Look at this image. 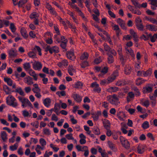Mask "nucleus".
Here are the masks:
<instances>
[{
  "label": "nucleus",
  "mask_w": 157,
  "mask_h": 157,
  "mask_svg": "<svg viewBox=\"0 0 157 157\" xmlns=\"http://www.w3.org/2000/svg\"><path fill=\"white\" fill-rule=\"evenodd\" d=\"M19 100L21 103V106L23 108L29 107L33 108V105L28 99L24 97L19 96L18 97Z\"/></svg>",
  "instance_id": "obj_1"
},
{
  "label": "nucleus",
  "mask_w": 157,
  "mask_h": 157,
  "mask_svg": "<svg viewBox=\"0 0 157 157\" xmlns=\"http://www.w3.org/2000/svg\"><path fill=\"white\" fill-rule=\"evenodd\" d=\"M6 103L8 105L13 107H16L18 105L17 102L16 101V99L11 95H9L7 97Z\"/></svg>",
  "instance_id": "obj_2"
},
{
  "label": "nucleus",
  "mask_w": 157,
  "mask_h": 157,
  "mask_svg": "<svg viewBox=\"0 0 157 157\" xmlns=\"http://www.w3.org/2000/svg\"><path fill=\"white\" fill-rule=\"evenodd\" d=\"M120 141L122 145L126 148H128L130 147V144L128 140L122 136L120 137Z\"/></svg>",
  "instance_id": "obj_3"
},
{
  "label": "nucleus",
  "mask_w": 157,
  "mask_h": 157,
  "mask_svg": "<svg viewBox=\"0 0 157 157\" xmlns=\"http://www.w3.org/2000/svg\"><path fill=\"white\" fill-rule=\"evenodd\" d=\"M108 100L112 104L117 105L119 102L118 101V98L116 95H113L109 98H108Z\"/></svg>",
  "instance_id": "obj_4"
},
{
  "label": "nucleus",
  "mask_w": 157,
  "mask_h": 157,
  "mask_svg": "<svg viewBox=\"0 0 157 157\" xmlns=\"http://www.w3.org/2000/svg\"><path fill=\"white\" fill-rule=\"evenodd\" d=\"M91 87L93 88V91L97 93H99L101 91V88L99 86V84L96 82L92 83L91 85Z\"/></svg>",
  "instance_id": "obj_5"
},
{
  "label": "nucleus",
  "mask_w": 157,
  "mask_h": 157,
  "mask_svg": "<svg viewBox=\"0 0 157 157\" xmlns=\"http://www.w3.org/2000/svg\"><path fill=\"white\" fill-rule=\"evenodd\" d=\"M42 67L41 63L38 61H35L33 63V67L36 70H40Z\"/></svg>",
  "instance_id": "obj_6"
},
{
  "label": "nucleus",
  "mask_w": 157,
  "mask_h": 157,
  "mask_svg": "<svg viewBox=\"0 0 157 157\" xmlns=\"http://www.w3.org/2000/svg\"><path fill=\"white\" fill-rule=\"evenodd\" d=\"M118 75V72L117 71H116L113 72L111 76L108 78V83H110L113 82Z\"/></svg>",
  "instance_id": "obj_7"
},
{
  "label": "nucleus",
  "mask_w": 157,
  "mask_h": 157,
  "mask_svg": "<svg viewBox=\"0 0 157 157\" xmlns=\"http://www.w3.org/2000/svg\"><path fill=\"white\" fill-rule=\"evenodd\" d=\"M47 50L51 54L53 53H57L59 51V47L56 46H54L52 47H48Z\"/></svg>",
  "instance_id": "obj_8"
},
{
  "label": "nucleus",
  "mask_w": 157,
  "mask_h": 157,
  "mask_svg": "<svg viewBox=\"0 0 157 157\" xmlns=\"http://www.w3.org/2000/svg\"><path fill=\"white\" fill-rule=\"evenodd\" d=\"M24 82L29 85L33 84V82L32 78L29 76H28L24 78Z\"/></svg>",
  "instance_id": "obj_9"
},
{
  "label": "nucleus",
  "mask_w": 157,
  "mask_h": 157,
  "mask_svg": "<svg viewBox=\"0 0 157 157\" xmlns=\"http://www.w3.org/2000/svg\"><path fill=\"white\" fill-rule=\"evenodd\" d=\"M101 113L100 111H98L97 113H91L92 117L93 120L96 121H98L99 118V117L101 115Z\"/></svg>",
  "instance_id": "obj_10"
},
{
  "label": "nucleus",
  "mask_w": 157,
  "mask_h": 157,
  "mask_svg": "<svg viewBox=\"0 0 157 157\" xmlns=\"http://www.w3.org/2000/svg\"><path fill=\"white\" fill-rule=\"evenodd\" d=\"M8 52L10 58H14L17 55V51L13 49H11L8 51Z\"/></svg>",
  "instance_id": "obj_11"
},
{
  "label": "nucleus",
  "mask_w": 157,
  "mask_h": 157,
  "mask_svg": "<svg viewBox=\"0 0 157 157\" xmlns=\"http://www.w3.org/2000/svg\"><path fill=\"white\" fill-rule=\"evenodd\" d=\"M146 149L145 146L142 144H139L137 147V151L139 154H142Z\"/></svg>",
  "instance_id": "obj_12"
},
{
  "label": "nucleus",
  "mask_w": 157,
  "mask_h": 157,
  "mask_svg": "<svg viewBox=\"0 0 157 157\" xmlns=\"http://www.w3.org/2000/svg\"><path fill=\"white\" fill-rule=\"evenodd\" d=\"M45 148L43 146H41L40 144H37L36 145V147L35 148V150L37 154L40 155L42 153L40 151V150L43 151L44 150Z\"/></svg>",
  "instance_id": "obj_13"
},
{
  "label": "nucleus",
  "mask_w": 157,
  "mask_h": 157,
  "mask_svg": "<svg viewBox=\"0 0 157 157\" xmlns=\"http://www.w3.org/2000/svg\"><path fill=\"white\" fill-rule=\"evenodd\" d=\"M102 121L104 126L105 129L110 128L111 124L108 120L104 119L102 120Z\"/></svg>",
  "instance_id": "obj_14"
},
{
  "label": "nucleus",
  "mask_w": 157,
  "mask_h": 157,
  "mask_svg": "<svg viewBox=\"0 0 157 157\" xmlns=\"http://www.w3.org/2000/svg\"><path fill=\"white\" fill-rule=\"evenodd\" d=\"M146 27L147 29L151 31H156L157 30V26L154 25L147 24Z\"/></svg>",
  "instance_id": "obj_15"
},
{
  "label": "nucleus",
  "mask_w": 157,
  "mask_h": 157,
  "mask_svg": "<svg viewBox=\"0 0 157 157\" xmlns=\"http://www.w3.org/2000/svg\"><path fill=\"white\" fill-rule=\"evenodd\" d=\"M67 57L69 59L73 60L75 58L73 50H71L70 51L68 52L67 53Z\"/></svg>",
  "instance_id": "obj_16"
},
{
  "label": "nucleus",
  "mask_w": 157,
  "mask_h": 157,
  "mask_svg": "<svg viewBox=\"0 0 157 157\" xmlns=\"http://www.w3.org/2000/svg\"><path fill=\"white\" fill-rule=\"evenodd\" d=\"M76 71L72 66L70 65L68 68V72L71 76H73L76 73Z\"/></svg>",
  "instance_id": "obj_17"
},
{
  "label": "nucleus",
  "mask_w": 157,
  "mask_h": 157,
  "mask_svg": "<svg viewBox=\"0 0 157 157\" xmlns=\"http://www.w3.org/2000/svg\"><path fill=\"white\" fill-rule=\"evenodd\" d=\"M51 102V99L48 98H47L43 100V103L46 107L48 108L50 106Z\"/></svg>",
  "instance_id": "obj_18"
},
{
  "label": "nucleus",
  "mask_w": 157,
  "mask_h": 157,
  "mask_svg": "<svg viewBox=\"0 0 157 157\" xmlns=\"http://www.w3.org/2000/svg\"><path fill=\"white\" fill-rule=\"evenodd\" d=\"M116 21L123 29H126L125 23L124 21L120 18H118L116 20Z\"/></svg>",
  "instance_id": "obj_19"
},
{
  "label": "nucleus",
  "mask_w": 157,
  "mask_h": 157,
  "mask_svg": "<svg viewBox=\"0 0 157 157\" xmlns=\"http://www.w3.org/2000/svg\"><path fill=\"white\" fill-rule=\"evenodd\" d=\"M22 114L25 117H30L31 116L32 113L31 111H28L26 110L22 111Z\"/></svg>",
  "instance_id": "obj_20"
},
{
  "label": "nucleus",
  "mask_w": 157,
  "mask_h": 157,
  "mask_svg": "<svg viewBox=\"0 0 157 157\" xmlns=\"http://www.w3.org/2000/svg\"><path fill=\"white\" fill-rule=\"evenodd\" d=\"M21 35L24 38H26L28 36L27 31L24 28H22L21 29Z\"/></svg>",
  "instance_id": "obj_21"
},
{
  "label": "nucleus",
  "mask_w": 157,
  "mask_h": 157,
  "mask_svg": "<svg viewBox=\"0 0 157 157\" xmlns=\"http://www.w3.org/2000/svg\"><path fill=\"white\" fill-rule=\"evenodd\" d=\"M1 136L2 139L4 142L6 141L7 139V135L4 131H2L1 132Z\"/></svg>",
  "instance_id": "obj_22"
},
{
  "label": "nucleus",
  "mask_w": 157,
  "mask_h": 157,
  "mask_svg": "<svg viewBox=\"0 0 157 157\" xmlns=\"http://www.w3.org/2000/svg\"><path fill=\"white\" fill-rule=\"evenodd\" d=\"M140 104L145 107H148L149 105V102L148 99H143L140 100Z\"/></svg>",
  "instance_id": "obj_23"
},
{
  "label": "nucleus",
  "mask_w": 157,
  "mask_h": 157,
  "mask_svg": "<svg viewBox=\"0 0 157 157\" xmlns=\"http://www.w3.org/2000/svg\"><path fill=\"white\" fill-rule=\"evenodd\" d=\"M83 86V84L81 82H78L73 85V87L75 88L78 89L81 88Z\"/></svg>",
  "instance_id": "obj_24"
},
{
  "label": "nucleus",
  "mask_w": 157,
  "mask_h": 157,
  "mask_svg": "<svg viewBox=\"0 0 157 157\" xmlns=\"http://www.w3.org/2000/svg\"><path fill=\"white\" fill-rule=\"evenodd\" d=\"M40 144L45 148V147L47 144V142L43 138H40L39 140Z\"/></svg>",
  "instance_id": "obj_25"
},
{
  "label": "nucleus",
  "mask_w": 157,
  "mask_h": 157,
  "mask_svg": "<svg viewBox=\"0 0 157 157\" xmlns=\"http://www.w3.org/2000/svg\"><path fill=\"white\" fill-rule=\"evenodd\" d=\"M149 36H150L151 41L154 42L156 41V39H157V33L154 34L153 36L151 34H149Z\"/></svg>",
  "instance_id": "obj_26"
},
{
  "label": "nucleus",
  "mask_w": 157,
  "mask_h": 157,
  "mask_svg": "<svg viewBox=\"0 0 157 157\" xmlns=\"http://www.w3.org/2000/svg\"><path fill=\"white\" fill-rule=\"evenodd\" d=\"M3 89L4 92L6 94H10L11 92V90L6 85H4L3 86Z\"/></svg>",
  "instance_id": "obj_27"
},
{
  "label": "nucleus",
  "mask_w": 157,
  "mask_h": 157,
  "mask_svg": "<svg viewBox=\"0 0 157 157\" xmlns=\"http://www.w3.org/2000/svg\"><path fill=\"white\" fill-rule=\"evenodd\" d=\"M128 128V127L124 124H122L121 130L123 133L124 134H126L128 132V131L126 129Z\"/></svg>",
  "instance_id": "obj_28"
},
{
  "label": "nucleus",
  "mask_w": 157,
  "mask_h": 157,
  "mask_svg": "<svg viewBox=\"0 0 157 157\" xmlns=\"http://www.w3.org/2000/svg\"><path fill=\"white\" fill-rule=\"evenodd\" d=\"M143 72V76L144 77H147L150 76L152 74L151 69H149L146 71H144Z\"/></svg>",
  "instance_id": "obj_29"
},
{
  "label": "nucleus",
  "mask_w": 157,
  "mask_h": 157,
  "mask_svg": "<svg viewBox=\"0 0 157 157\" xmlns=\"http://www.w3.org/2000/svg\"><path fill=\"white\" fill-rule=\"evenodd\" d=\"M73 97L77 102H80L82 100L81 97L78 94H73Z\"/></svg>",
  "instance_id": "obj_30"
},
{
  "label": "nucleus",
  "mask_w": 157,
  "mask_h": 157,
  "mask_svg": "<svg viewBox=\"0 0 157 157\" xmlns=\"http://www.w3.org/2000/svg\"><path fill=\"white\" fill-rule=\"evenodd\" d=\"M125 50L127 53H128L132 57H135V55L134 54L133 50L131 48H126Z\"/></svg>",
  "instance_id": "obj_31"
},
{
  "label": "nucleus",
  "mask_w": 157,
  "mask_h": 157,
  "mask_svg": "<svg viewBox=\"0 0 157 157\" xmlns=\"http://www.w3.org/2000/svg\"><path fill=\"white\" fill-rule=\"evenodd\" d=\"M4 81L7 83L8 85L11 86L13 85V81L10 78H4Z\"/></svg>",
  "instance_id": "obj_32"
},
{
  "label": "nucleus",
  "mask_w": 157,
  "mask_h": 157,
  "mask_svg": "<svg viewBox=\"0 0 157 157\" xmlns=\"http://www.w3.org/2000/svg\"><path fill=\"white\" fill-rule=\"evenodd\" d=\"M28 55L29 57L33 59L36 58V54L35 52V51L33 50L32 51L29 52Z\"/></svg>",
  "instance_id": "obj_33"
},
{
  "label": "nucleus",
  "mask_w": 157,
  "mask_h": 157,
  "mask_svg": "<svg viewBox=\"0 0 157 157\" xmlns=\"http://www.w3.org/2000/svg\"><path fill=\"white\" fill-rule=\"evenodd\" d=\"M18 146V144L16 143L14 145L10 146V149L11 151H14L17 149Z\"/></svg>",
  "instance_id": "obj_34"
},
{
  "label": "nucleus",
  "mask_w": 157,
  "mask_h": 157,
  "mask_svg": "<svg viewBox=\"0 0 157 157\" xmlns=\"http://www.w3.org/2000/svg\"><path fill=\"white\" fill-rule=\"evenodd\" d=\"M146 20L149 21L150 22L156 24H157V18L156 19H155L152 18H148L147 17H146Z\"/></svg>",
  "instance_id": "obj_35"
},
{
  "label": "nucleus",
  "mask_w": 157,
  "mask_h": 157,
  "mask_svg": "<svg viewBox=\"0 0 157 157\" xmlns=\"http://www.w3.org/2000/svg\"><path fill=\"white\" fill-rule=\"evenodd\" d=\"M88 57V54L87 52H84L80 56V59L81 60H86Z\"/></svg>",
  "instance_id": "obj_36"
},
{
  "label": "nucleus",
  "mask_w": 157,
  "mask_h": 157,
  "mask_svg": "<svg viewBox=\"0 0 157 157\" xmlns=\"http://www.w3.org/2000/svg\"><path fill=\"white\" fill-rule=\"evenodd\" d=\"M131 71V67L130 66H126L124 69V72L126 74H128L130 73Z\"/></svg>",
  "instance_id": "obj_37"
},
{
  "label": "nucleus",
  "mask_w": 157,
  "mask_h": 157,
  "mask_svg": "<svg viewBox=\"0 0 157 157\" xmlns=\"http://www.w3.org/2000/svg\"><path fill=\"white\" fill-rule=\"evenodd\" d=\"M10 28L11 32L13 33H14L16 30V28L14 24L12 23L10 24Z\"/></svg>",
  "instance_id": "obj_38"
},
{
  "label": "nucleus",
  "mask_w": 157,
  "mask_h": 157,
  "mask_svg": "<svg viewBox=\"0 0 157 157\" xmlns=\"http://www.w3.org/2000/svg\"><path fill=\"white\" fill-rule=\"evenodd\" d=\"M50 147L55 152H57L59 149V147H56L55 145L52 143L50 144Z\"/></svg>",
  "instance_id": "obj_39"
},
{
  "label": "nucleus",
  "mask_w": 157,
  "mask_h": 157,
  "mask_svg": "<svg viewBox=\"0 0 157 157\" xmlns=\"http://www.w3.org/2000/svg\"><path fill=\"white\" fill-rule=\"evenodd\" d=\"M145 80L140 78H137L136 80V84L137 85H140L144 83Z\"/></svg>",
  "instance_id": "obj_40"
},
{
  "label": "nucleus",
  "mask_w": 157,
  "mask_h": 157,
  "mask_svg": "<svg viewBox=\"0 0 157 157\" xmlns=\"http://www.w3.org/2000/svg\"><path fill=\"white\" fill-rule=\"evenodd\" d=\"M16 91L18 93L21 95H25V94L24 93V92L22 90L21 88L20 87L17 88L16 89Z\"/></svg>",
  "instance_id": "obj_41"
},
{
  "label": "nucleus",
  "mask_w": 157,
  "mask_h": 157,
  "mask_svg": "<svg viewBox=\"0 0 157 157\" xmlns=\"http://www.w3.org/2000/svg\"><path fill=\"white\" fill-rule=\"evenodd\" d=\"M136 109L138 112L141 113H144L145 112V109L144 108H142L140 106L138 105L136 107Z\"/></svg>",
  "instance_id": "obj_42"
},
{
  "label": "nucleus",
  "mask_w": 157,
  "mask_h": 157,
  "mask_svg": "<svg viewBox=\"0 0 157 157\" xmlns=\"http://www.w3.org/2000/svg\"><path fill=\"white\" fill-rule=\"evenodd\" d=\"M134 94L132 92H129L128 93V96L127 97V101L129 102L130 101V100L129 98L132 99L134 98Z\"/></svg>",
  "instance_id": "obj_43"
},
{
  "label": "nucleus",
  "mask_w": 157,
  "mask_h": 157,
  "mask_svg": "<svg viewBox=\"0 0 157 157\" xmlns=\"http://www.w3.org/2000/svg\"><path fill=\"white\" fill-rule=\"evenodd\" d=\"M39 16V14L36 13L34 12L30 16V17L31 19H36Z\"/></svg>",
  "instance_id": "obj_44"
},
{
  "label": "nucleus",
  "mask_w": 157,
  "mask_h": 157,
  "mask_svg": "<svg viewBox=\"0 0 157 157\" xmlns=\"http://www.w3.org/2000/svg\"><path fill=\"white\" fill-rule=\"evenodd\" d=\"M112 26L113 28V29L117 32V35H119V33H118V32L119 31V28L118 26L114 24H113Z\"/></svg>",
  "instance_id": "obj_45"
},
{
  "label": "nucleus",
  "mask_w": 157,
  "mask_h": 157,
  "mask_svg": "<svg viewBox=\"0 0 157 157\" xmlns=\"http://www.w3.org/2000/svg\"><path fill=\"white\" fill-rule=\"evenodd\" d=\"M78 13V14L81 16L85 21H86V18L84 16L83 13L79 10V8L76 10Z\"/></svg>",
  "instance_id": "obj_46"
},
{
  "label": "nucleus",
  "mask_w": 157,
  "mask_h": 157,
  "mask_svg": "<svg viewBox=\"0 0 157 157\" xmlns=\"http://www.w3.org/2000/svg\"><path fill=\"white\" fill-rule=\"evenodd\" d=\"M24 67L26 71L30 70L31 66L29 63H26L24 64Z\"/></svg>",
  "instance_id": "obj_47"
},
{
  "label": "nucleus",
  "mask_w": 157,
  "mask_h": 157,
  "mask_svg": "<svg viewBox=\"0 0 157 157\" xmlns=\"http://www.w3.org/2000/svg\"><path fill=\"white\" fill-rule=\"evenodd\" d=\"M125 109L127 110L131 114H132L135 112V109H134L129 108L128 106L125 107Z\"/></svg>",
  "instance_id": "obj_48"
},
{
  "label": "nucleus",
  "mask_w": 157,
  "mask_h": 157,
  "mask_svg": "<svg viewBox=\"0 0 157 157\" xmlns=\"http://www.w3.org/2000/svg\"><path fill=\"white\" fill-rule=\"evenodd\" d=\"M147 34L146 35H143L140 37V38L142 39H143L144 40H148L149 38H150V36H149V34H148L147 33H146Z\"/></svg>",
  "instance_id": "obj_49"
},
{
  "label": "nucleus",
  "mask_w": 157,
  "mask_h": 157,
  "mask_svg": "<svg viewBox=\"0 0 157 157\" xmlns=\"http://www.w3.org/2000/svg\"><path fill=\"white\" fill-rule=\"evenodd\" d=\"M108 144L109 147L112 150H114L115 148V145L111 141H110L108 142Z\"/></svg>",
  "instance_id": "obj_50"
},
{
  "label": "nucleus",
  "mask_w": 157,
  "mask_h": 157,
  "mask_svg": "<svg viewBox=\"0 0 157 157\" xmlns=\"http://www.w3.org/2000/svg\"><path fill=\"white\" fill-rule=\"evenodd\" d=\"M142 127L144 129H147L149 127V124L148 122L147 121H145L142 125Z\"/></svg>",
  "instance_id": "obj_51"
},
{
  "label": "nucleus",
  "mask_w": 157,
  "mask_h": 157,
  "mask_svg": "<svg viewBox=\"0 0 157 157\" xmlns=\"http://www.w3.org/2000/svg\"><path fill=\"white\" fill-rule=\"evenodd\" d=\"M108 71V68L107 67H105L101 69V73L103 75L106 73Z\"/></svg>",
  "instance_id": "obj_52"
},
{
  "label": "nucleus",
  "mask_w": 157,
  "mask_h": 157,
  "mask_svg": "<svg viewBox=\"0 0 157 157\" xmlns=\"http://www.w3.org/2000/svg\"><path fill=\"white\" fill-rule=\"evenodd\" d=\"M36 50L38 51L39 52V55L40 56L41 55V49L40 47L37 46H35V47L33 49V50L35 51Z\"/></svg>",
  "instance_id": "obj_53"
},
{
  "label": "nucleus",
  "mask_w": 157,
  "mask_h": 157,
  "mask_svg": "<svg viewBox=\"0 0 157 157\" xmlns=\"http://www.w3.org/2000/svg\"><path fill=\"white\" fill-rule=\"evenodd\" d=\"M44 39L46 43L49 44H51L53 43V40L51 37H45L44 38Z\"/></svg>",
  "instance_id": "obj_54"
},
{
  "label": "nucleus",
  "mask_w": 157,
  "mask_h": 157,
  "mask_svg": "<svg viewBox=\"0 0 157 157\" xmlns=\"http://www.w3.org/2000/svg\"><path fill=\"white\" fill-rule=\"evenodd\" d=\"M43 132L44 134L49 136L50 135L51 132L50 130L48 128H45L43 129Z\"/></svg>",
  "instance_id": "obj_55"
},
{
  "label": "nucleus",
  "mask_w": 157,
  "mask_h": 157,
  "mask_svg": "<svg viewBox=\"0 0 157 157\" xmlns=\"http://www.w3.org/2000/svg\"><path fill=\"white\" fill-rule=\"evenodd\" d=\"M137 29L140 31H143L144 30V26L142 23L136 25Z\"/></svg>",
  "instance_id": "obj_56"
},
{
  "label": "nucleus",
  "mask_w": 157,
  "mask_h": 157,
  "mask_svg": "<svg viewBox=\"0 0 157 157\" xmlns=\"http://www.w3.org/2000/svg\"><path fill=\"white\" fill-rule=\"evenodd\" d=\"M56 94L59 97L61 96H64L66 94V92L64 91H62L60 92L58 91L56 92Z\"/></svg>",
  "instance_id": "obj_57"
},
{
  "label": "nucleus",
  "mask_w": 157,
  "mask_h": 157,
  "mask_svg": "<svg viewBox=\"0 0 157 157\" xmlns=\"http://www.w3.org/2000/svg\"><path fill=\"white\" fill-rule=\"evenodd\" d=\"M65 136L68 140H74V138L73 137L72 133L67 134Z\"/></svg>",
  "instance_id": "obj_58"
},
{
  "label": "nucleus",
  "mask_w": 157,
  "mask_h": 157,
  "mask_svg": "<svg viewBox=\"0 0 157 157\" xmlns=\"http://www.w3.org/2000/svg\"><path fill=\"white\" fill-rule=\"evenodd\" d=\"M67 40H64V42H61L60 44L61 47L63 49L65 48L67 45Z\"/></svg>",
  "instance_id": "obj_59"
},
{
  "label": "nucleus",
  "mask_w": 157,
  "mask_h": 157,
  "mask_svg": "<svg viewBox=\"0 0 157 157\" xmlns=\"http://www.w3.org/2000/svg\"><path fill=\"white\" fill-rule=\"evenodd\" d=\"M132 89L133 90L136 92V94L137 96H139L140 94L139 91L137 88L135 86H132Z\"/></svg>",
  "instance_id": "obj_60"
},
{
  "label": "nucleus",
  "mask_w": 157,
  "mask_h": 157,
  "mask_svg": "<svg viewBox=\"0 0 157 157\" xmlns=\"http://www.w3.org/2000/svg\"><path fill=\"white\" fill-rule=\"evenodd\" d=\"M30 124L32 126L36 128H38L39 126V123L37 121L31 122Z\"/></svg>",
  "instance_id": "obj_61"
},
{
  "label": "nucleus",
  "mask_w": 157,
  "mask_h": 157,
  "mask_svg": "<svg viewBox=\"0 0 157 157\" xmlns=\"http://www.w3.org/2000/svg\"><path fill=\"white\" fill-rule=\"evenodd\" d=\"M94 132L95 135H99L100 134V129L98 127L94 128Z\"/></svg>",
  "instance_id": "obj_62"
},
{
  "label": "nucleus",
  "mask_w": 157,
  "mask_h": 157,
  "mask_svg": "<svg viewBox=\"0 0 157 157\" xmlns=\"http://www.w3.org/2000/svg\"><path fill=\"white\" fill-rule=\"evenodd\" d=\"M81 67L82 68H84L88 66V63L86 61L82 62L81 64Z\"/></svg>",
  "instance_id": "obj_63"
},
{
  "label": "nucleus",
  "mask_w": 157,
  "mask_h": 157,
  "mask_svg": "<svg viewBox=\"0 0 157 157\" xmlns=\"http://www.w3.org/2000/svg\"><path fill=\"white\" fill-rule=\"evenodd\" d=\"M151 2V4L152 6L157 7V0H148Z\"/></svg>",
  "instance_id": "obj_64"
}]
</instances>
